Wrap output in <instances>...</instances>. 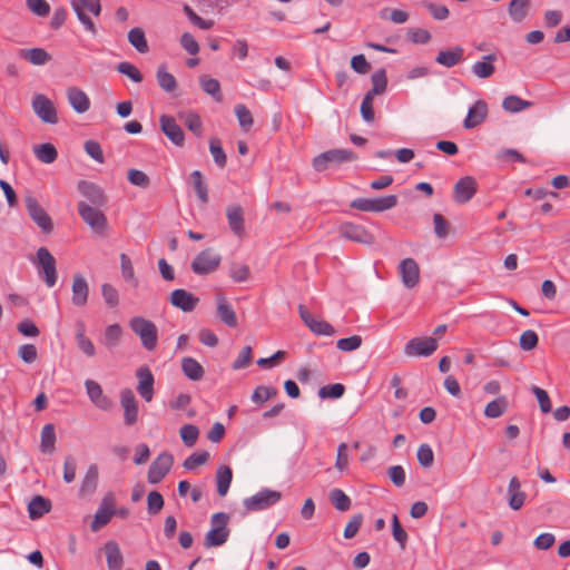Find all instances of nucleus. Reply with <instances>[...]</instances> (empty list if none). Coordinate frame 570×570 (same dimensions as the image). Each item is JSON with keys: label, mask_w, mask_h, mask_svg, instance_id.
Instances as JSON below:
<instances>
[{"label": "nucleus", "mask_w": 570, "mask_h": 570, "mask_svg": "<svg viewBox=\"0 0 570 570\" xmlns=\"http://www.w3.org/2000/svg\"><path fill=\"white\" fill-rule=\"evenodd\" d=\"M164 507V498L158 491H151L147 495V510L149 514H157Z\"/></svg>", "instance_id": "57"}, {"label": "nucleus", "mask_w": 570, "mask_h": 570, "mask_svg": "<svg viewBox=\"0 0 570 570\" xmlns=\"http://www.w3.org/2000/svg\"><path fill=\"white\" fill-rule=\"evenodd\" d=\"M181 370L184 374L191 381H199L205 374L202 364L193 357H184L181 360Z\"/></svg>", "instance_id": "35"}, {"label": "nucleus", "mask_w": 570, "mask_h": 570, "mask_svg": "<svg viewBox=\"0 0 570 570\" xmlns=\"http://www.w3.org/2000/svg\"><path fill=\"white\" fill-rule=\"evenodd\" d=\"M161 131L176 146L181 147L185 142V135L181 127L171 116L163 115L159 118Z\"/></svg>", "instance_id": "17"}, {"label": "nucleus", "mask_w": 570, "mask_h": 570, "mask_svg": "<svg viewBox=\"0 0 570 570\" xmlns=\"http://www.w3.org/2000/svg\"><path fill=\"white\" fill-rule=\"evenodd\" d=\"M26 4L38 17H46L50 12V6L46 0H26Z\"/></svg>", "instance_id": "63"}, {"label": "nucleus", "mask_w": 570, "mask_h": 570, "mask_svg": "<svg viewBox=\"0 0 570 570\" xmlns=\"http://www.w3.org/2000/svg\"><path fill=\"white\" fill-rule=\"evenodd\" d=\"M527 494L521 490V483L517 476L510 479L508 485L509 507L512 510H520L525 501Z\"/></svg>", "instance_id": "29"}, {"label": "nucleus", "mask_w": 570, "mask_h": 570, "mask_svg": "<svg viewBox=\"0 0 570 570\" xmlns=\"http://www.w3.org/2000/svg\"><path fill=\"white\" fill-rule=\"evenodd\" d=\"M33 264L37 266L39 275H43L46 285L53 287L57 283L58 275L56 259L52 254L46 247L38 248Z\"/></svg>", "instance_id": "4"}, {"label": "nucleus", "mask_w": 570, "mask_h": 570, "mask_svg": "<svg viewBox=\"0 0 570 570\" xmlns=\"http://www.w3.org/2000/svg\"><path fill=\"white\" fill-rule=\"evenodd\" d=\"M344 392H345V386L341 383H335V384L322 386L318 390V396L321 399H328V397L338 399V397L343 396Z\"/></svg>", "instance_id": "54"}, {"label": "nucleus", "mask_w": 570, "mask_h": 570, "mask_svg": "<svg viewBox=\"0 0 570 570\" xmlns=\"http://www.w3.org/2000/svg\"><path fill=\"white\" fill-rule=\"evenodd\" d=\"M78 213L83 222L97 234L102 235L107 229L108 222L105 214L85 202L78 203Z\"/></svg>", "instance_id": "7"}, {"label": "nucleus", "mask_w": 570, "mask_h": 570, "mask_svg": "<svg viewBox=\"0 0 570 570\" xmlns=\"http://www.w3.org/2000/svg\"><path fill=\"white\" fill-rule=\"evenodd\" d=\"M222 262L219 254L212 248L200 252L191 263V269L197 275H207L215 272Z\"/></svg>", "instance_id": "8"}, {"label": "nucleus", "mask_w": 570, "mask_h": 570, "mask_svg": "<svg viewBox=\"0 0 570 570\" xmlns=\"http://www.w3.org/2000/svg\"><path fill=\"white\" fill-rule=\"evenodd\" d=\"M129 327L140 338L141 345L147 351H154L157 347L158 330L154 322L142 316H135L129 321Z\"/></svg>", "instance_id": "2"}, {"label": "nucleus", "mask_w": 570, "mask_h": 570, "mask_svg": "<svg viewBox=\"0 0 570 570\" xmlns=\"http://www.w3.org/2000/svg\"><path fill=\"white\" fill-rule=\"evenodd\" d=\"M209 151L214 158L215 164L218 167L224 168L227 163V157H226L225 151L223 150L220 140L218 138H216V137L210 138Z\"/></svg>", "instance_id": "49"}, {"label": "nucleus", "mask_w": 570, "mask_h": 570, "mask_svg": "<svg viewBox=\"0 0 570 570\" xmlns=\"http://www.w3.org/2000/svg\"><path fill=\"white\" fill-rule=\"evenodd\" d=\"M199 83L206 94L210 95L216 101H222L220 83L217 79L203 75L199 77Z\"/></svg>", "instance_id": "42"}, {"label": "nucleus", "mask_w": 570, "mask_h": 570, "mask_svg": "<svg viewBox=\"0 0 570 570\" xmlns=\"http://www.w3.org/2000/svg\"><path fill=\"white\" fill-rule=\"evenodd\" d=\"M20 57L35 66H42L50 60V55L42 48L22 49Z\"/></svg>", "instance_id": "38"}, {"label": "nucleus", "mask_w": 570, "mask_h": 570, "mask_svg": "<svg viewBox=\"0 0 570 570\" xmlns=\"http://www.w3.org/2000/svg\"><path fill=\"white\" fill-rule=\"evenodd\" d=\"M98 484V468L96 464L89 465L82 479L80 494L87 495L95 492Z\"/></svg>", "instance_id": "37"}, {"label": "nucleus", "mask_w": 570, "mask_h": 570, "mask_svg": "<svg viewBox=\"0 0 570 570\" xmlns=\"http://www.w3.org/2000/svg\"><path fill=\"white\" fill-rule=\"evenodd\" d=\"M476 194V181L471 176H465L459 179L454 185L453 198L459 204H465L471 200Z\"/></svg>", "instance_id": "20"}, {"label": "nucleus", "mask_w": 570, "mask_h": 570, "mask_svg": "<svg viewBox=\"0 0 570 570\" xmlns=\"http://www.w3.org/2000/svg\"><path fill=\"white\" fill-rule=\"evenodd\" d=\"M67 98L70 106L78 114H83L90 108V100L87 94L77 87H69L67 89Z\"/></svg>", "instance_id": "27"}, {"label": "nucleus", "mask_w": 570, "mask_h": 570, "mask_svg": "<svg viewBox=\"0 0 570 570\" xmlns=\"http://www.w3.org/2000/svg\"><path fill=\"white\" fill-rule=\"evenodd\" d=\"M277 395V390L272 386H264L259 385L257 386L253 394H252V401L257 404H262Z\"/></svg>", "instance_id": "52"}, {"label": "nucleus", "mask_w": 570, "mask_h": 570, "mask_svg": "<svg viewBox=\"0 0 570 570\" xmlns=\"http://www.w3.org/2000/svg\"><path fill=\"white\" fill-rule=\"evenodd\" d=\"M128 41L140 53H146L149 50L145 31L139 27L129 30Z\"/></svg>", "instance_id": "41"}, {"label": "nucleus", "mask_w": 570, "mask_h": 570, "mask_svg": "<svg viewBox=\"0 0 570 570\" xmlns=\"http://www.w3.org/2000/svg\"><path fill=\"white\" fill-rule=\"evenodd\" d=\"M209 458V453L206 452V451H203V452H195L193 453L191 455H189L185 461H184V468L186 470H194L196 469L198 465H202L204 463L207 462Z\"/></svg>", "instance_id": "64"}, {"label": "nucleus", "mask_w": 570, "mask_h": 570, "mask_svg": "<svg viewBox=\"0 0 570 570\" xmlns=\"http://www.w3.org/2000/svg\"><path fill=\"white\" fill-rule=\"evenodd\" d=\"M121 332L122 330L119 324H111L107 326L104 332L101 343L107 347L116 346L120 341Z\"/></svg>", "instance_id": "47"}, {"label": "nucleus", "mask_w": 570, "mask_h": 570, "mask_svg": "<svg viewBox=\"0 0 570 570\" xmlns=\"http://www.w3.org/2000/svg\"><path fill=\"white\" fill-rule=\"evenodd\" d=\"M72 297L71 302L77 307H82L88 302L89 285L81 274H76L72 279Z\"/></svg>", "instance_id": "25"}, {"label": "nucleus", "mask_w": 570, "mask_h": 570, "mask_svg": "<svg viewBox=\"0 0 570 570\" xmlns=\"http://www.w3.org/2000/svg\"><path fill=\"white\" fill-rule=\"evenodd\" d=\"M71 6H72L79 21L85 26V28L92 35H96L97 33L96 26L92 22V20L89 18V16L87 14V11L85 10V8L81 7L77 0H72Z\"/></svg>", "instance_id": "53"}, {"label": "nucleus", "mask_w": 570, "mask_h": 570, "mask_svg": "<svg viewBox=\"0 0 570 570\" xmlns=\"http://www.w3.org/2000/svg\"><path fill=\"white\" fill-rule=\"evenodd\" d=\"M340 235L346 239L362 244H372L374 242L373 235L367 232L365 227L353 223L342 224L340 226Z\"/></svg>", "instance_id": "18"}, {"label": "nucleus", "mask_w": 570, "mask_h": 570, "mask_svg": "<svg viewBox=\"0 0 570 570\" xmlns=\"http://www.w3.org/2000/svg\"><path fill=\"white\" fill-rule=\"evenodd\" d=\"M105 553L107 559V567L109 570H121L124 564L122 553L116 541H108L105 543Z\"/></svg>", "instance_id": "32"}, {"label": "nucleus", "mask_w": 570, "mask_h": 570, "mask_svg": "<svg viewBox=\"0 0 570 570\" xmlns=\"http://www.w3.org/2000/svg\"><path fill=\"white\" fill-rule=\"evenodd\" d=\"M438 340L435 337H414L404 346V354L410 357L430 356L438 348Z\"/></svg>", "instance_id": "10"}, {"label": "nucleus", "mask_w": 570, "mask_h": 570, "mask_svg": "<svg viewBox=\"0 0 570 570\" xmlns=\"http://www.w3.org/2000/svg\"><path fill=\"white\" fill-rule=\"evenodd\" d=\"M159 87L166 92H173L177 88L176 78L167 71L165 65H160L156 72Z\"/></svg>", "instance_id": "40"}, {"label": "nucleus", "mask_w": 570, "mask_h": 570, "mask_svg": "<svg viewBox=\"0 0 570 570\" xmlns=\"http://www.w3.org/2000/svg\"><path fill=\"white\" fill-rule=\"evenodd\" d=\"M532 104L518 96H508L503 99L502 108L509 112H519L529 108Z\"/></svg>", "instance_id": "46"}, {"label": "nucleus", "mask_w": 570, "mask_h": 570, "mask_svg": "<svg viewBox=\"0 0 570 570\" xmlns=\"http://www.w3.org/2000/svg\"><path fill=\"white\" fill-rule=\"evenodd\" d=\"M229 522V515L225 512H217L212 515L210 530L205 535L204 544L207 548L223 546L228 537L229 530L227 524Z\"/></svg>", "instance_id": "3"}, {"label": "nucleus", "mask_w": 570, "mask_h": 570, "mask_svg": "<svg viewBox=\"0 0 570 570\" xmlns=\"http://www.w3.org/2000/svg\"><path fill=\"white\" fill-rule=\"evenodd\" d=\"M330 500L338 511H347L351 508V499L341 489L331 490Z\"/></svg>", "instance_id": "48"}, {"label": "nucleus", "mask_w": 570, "mask_h": 570, "mask_svg": "<svg viewBox=\"0 0 570 570\" xmlns=\"http://www.w3.org/2000/svg\"><path fill=\"white\" fill-rule=\"evenodd\" d=\"M507 410V401L504 397H498L487 404L484 415L491 419L501 416Z\"/></svg>", "instance_id": "51"}, {"label": "nucleus", "mask_w": 570, "mask_h": 570, "mask_svg": "<svg viewBox=\"0 0 570 570\" xmlns=\"http://www.w3.org/2000/svg\"><path fill=\"white\" fill-rule=\"evenodd\" d=\"M179 435L186 446H194L199 436V430L194 424H185L179 430Z\"/></svg>", "instance_id": "50"}, {"label": "nucleus", "mask_w": 570, "mask_h": 570, "mask_svg": "<svg viewBox=\"0 0 570 570\" xmlns=\"http://www.w3.org/2000/svg\"><path fill=\"white\" fill-rule=\"evenodd\" d=\"M85 389L88 399L95 407L101 411H109L112 407V401L105 395L101 385L95 380L87 379L85 381Z\"/></svg>", "instance_id": "13"}, {"label": "nucleus", "mask_w": 570, "mask_h": 570, "mask_svg": "<svg viewBox=\"0 0 570 570\" xmlns=\"http://www.w3.org/2000/svg\"><path fill=\"white\" fill-rule=\"evenodd\" d=\"M33 154L37 157V159L43 164H51L58 157V151L56 147L50 142L36 145L33 147Z\"/></svg>", "instance_id": "39"}, {"label": "nucleus", "mask_w": 570, "mask_h": 570, "mask_svg": "<svg viewBox=\"0 0 570 570\" xmlns=\"http://www.w3.org/2000/svg\"><path fill=\"white\" fill-rule=\"evenodd\" d=\"M217 316L227 326H237L236 313L232 305L227 302L226 297L223 295L217 296Z\"/></svg>", "instance_id": "31"}, {"label": "nucleus", "mask_w": 570, "mask_h": 570, "mask_svg": "<svg viewBox=\"0 0 570 570\" xmlns=\"http://www.w3.org/2000/svg\"><path fill=\"white\" fill-rule=\"evenodd\" d=\"M198 297L186 289H175L170 294V303L173 306L181 309L183 312H191L198 304Z\"/></svg>", "instance_id": "22"}, {"label": "nucleus", "mask_w": 570, "mask_h": 570, "mask_svg": "<svg viewBox=\"0 0 570 570\" xmlns=\"http://www.w3.org/2000/svg\"><path fill=\"white\" fill-rule=\"evenodd\" d=\"M252 360H253L252 346H249V345L244 346L242 348V351L239 352L238 356L236 357V360L234 361L233 368L234 370L245 368L252 363Z\"/></svg>", "instance_id": "59"}, {"label": "nucleus", "mask_w": 570, "mask_h": 570, "mask_svg": "<svg viewBox=\"0 0 570 570\" xmlns=\"http://www.w3.org/2000/svg\"><path fill=\"white\" fill-rule=\"evenodd\" d=\"M233 479L232 469L227 465H220L216 472L217 492L220 497H225L229 490Z\"/></svg>", "instance_id": "36"}, {"label": "nucleus", "mask_w": 570, "mask_h": 570, "mask_svg": "<svg viewBox=\"0 0 570 570\" xmlns=\"http://www.w3.org/2000/svg\"><path fill=\"white\" fill-rule=\"evenodd\" d=\"M399 268L402 282L407 288H412L419 283L420 269L417 263L413 258L403 259L400 263Z\"/></svg>", "instance_id": "24"}, {"label": "nucleus", "mask_w": 570, "mask_h": 570, "mask_svg": "<svg viewBox=\"0 0 570 570\" xmlns=\"http://www.w3.org/2000/svg\"><path fill=\"white\" fill-rule=\"evenodd\" d=\"M136 377L138 380L137 392L147 403L153 401L155 377L151 370L147 365L137 368Z\"/></svg>", "instance_id": "14"}, {"label": "nucleus", "mask_w": 570, "mask_h": 570, "mask_svg": "<svg viewBox=\"0 0 570 570\" xmlns=\"http://www.w3.org/2000/svg\"><path fill=\"white\" fill-rule=\"evenodd\" d=\"M282 499V493L271 489H262L256 494L244 499L243 504L249 512L263 511L266 510L274 504H276Z\"/></svg>", "instance_id": "6"}, {"label": "nucleus", "mask_w": 570, "mask_h": 570, "mask_svg": "<svg viewBox=\"0 0 570 570\" xmlns=\"http://www.w3.org/2000/svg\"><path fill=\"white\" fill-rule=\"evenodd\" d=\"M397 205L396 195H387L376 198H356L351 202V207L372 213H382L394 208Z\"/></svg>", "instance_id": "5"}, {"label": "nucleus", "mask_w": 570, "mask_h": 570, "mask_svg": "<svg viewBox=\"0 0 570 570\" xmlns=\"http://www.w3.org/2000/svg\"><path fill=\"white\" fill-rule=\"evenodd\" d=\"M114 507H115L114 494L112 493L106 494L102 498V500L95 513L91 525H90V528L94 532L100 530L102 527H105L106 524L109 523L110 519L114 515Z\"/></svg>", "instance_id": "12"}, {"label": "nucleus", "mask_w": 570, "mask_h": 570, "mask_svg": "<svg viewBox=\"0 0 570 570\" xmlns=\"http://www.w3.org/2000/svg\"><path fill=\"white\" fill-rule=\"evenodd\" d=\"M495 61H497L495 53H490V55L483 56V58L481 60L475 61L472 65L471 70L473 72V75L480 79L490 78L495 71V67H494Z\"/></svg>", "instance_id": "28"}, {"label": "nucleus", "mask_w": 570, "mask_h": 570, "mask_svg": "<svg viewBox=\"0 0 570 570\" xmlns=\"http://www.w3.org/2000/svg\"><path fill=\"white\" fill-rule=\"evenodd\" d=\"M464 49L461 46H455L446 50H441L435 61L446 68H452L463 60Z\"/></svg>", "instance_id": "30"}, {"label": "nucleus", "mask_w": 570, "mask_h": 570, "mask_svg": "<svg viewBox=\"0 0 570 570\" xmlns=\"http://www.w3.org/2000/svg\"><path fill=\"white\" fill-rule=\"evenodd\" d=\"M357 159L356 153L348 149H330L317 156L312 160L313 168L321 173L330 167H337L341 164L354 161Z\"/></svg>", "instance_id": "1"}, {"label": "nucleus", "mask_w": 570, "mask_h": 570, "mask_svg": "<svg viewBox=\"0 0 570 570\" xmlns=\"http://www.w3.org/2000/svg\"><path fill=\"white\" fill-rule=\"evenodd\" d=\"M298 314L305 326L315 335L332 336L334 327L323 320H316L304 305L298 306Z\"/></svg>", "instance_id": "15"}, {"label": "nucleus", "mask_w": 570, "mask_h": 570, "mask_svg": "<svg viewBox=\"0 0 570 570\" xmlns=\"http://www.w3.org/2000/svg\"><path fill=\"white\" fill-rule=\"evenodd\" d=\"M235 115L238 119L239 126L243 129L248 130L252 127V125H253L252 112L245 105H243V104L237 105L235 107Z\"/></svg>", "instance_id": "55"}, {"label": "nucleus", "mask_w": 570, "mask_h": 570, "mask_svg": "<svg viewBox=\"0 0 570 570\" xmlns=\"http://www.w3.org/2000/svg\"><path fill=\"white\" fill-rule=\"evenodd\" d=\"M190 178L193 180L194 189H195L199 200L203 204H206L208 202V187L204 180V176H203L202 171L194 170L190 174Z\"/></svg>", "instance_id": "44"}, {"label": "nucleus", "mask_w": 570, "mask_h": 570, "mask_svg": "<svg viewBox=\"0 0 570 570\" xmlns=\"http://www.w3.org/2000/svg\"><path fill=\"white\" fill-rule=\"evenodd\" d=\"M56 433L52 424H46L41 431L40 449L45 453H51L55 450Z\"/></svg>", "instance_id": "43"}, {"label": "nucleus", "mask_w": 570, "mask_h": 570, "mask_svg": "<svg viewBox=\"0 0 570 570\" xmlns=\"http://www.w3.org/2000/svg\"><path fill=\"white\" fill-rule=\"evenodd\" d=\"M77 187L79 193L95 206H104L106 204V196L98 185L91 181L80 180Z\"/></svg>", "instance_id": "23"}, {"label": "nucleus", "mask_w": 570, "mask_h": 570, "mask_svg": "<svg viewBox=\"0 0 570 570\" xmlns=\"http://www.w3.org/2000/svg\"><path fill=\"white\" fill-rule=\"evenodd\" d=\"M32 108L43 122L56 124L58 121L56 108L45 95L38 94L33 96Z\"/></svg>", "instance_id": "16"}, {"label": "nucleus", "mask_w": 570, "mask_h": 570, "mask_svg": "<svg viewBox=\"0 0 570 570\" xmlns=\"http://www.w3.org/2000/svg\"><path fill=\"white\" fill-rule=\"evenodd\" d=\"M174 463V456L168 452L160 453L150 464L148 469V482L151 484L159 483L170 471Z\"/></svg>", "instance_id": "11"}, {"label": "nucleus", "mask_w": 570, "mask_h": 570, "mask_svg": "<svg viewBox=\"0 0 570 570\" xmlns=\"http://www.w3.org/2000/svg\"><path fill=\"white\" fill-rule=\"evenodd\" d=\"M371 79H372L373 87L371 90L367 91V94H370L372 96L382 95L386 90V87H387V77H386L385 69L381 68V69L376 70L372 75Z\"/></svg>", "instance_id": "45"}, {"label": "nucleus", "mask_w": 570, "mask_h": 570, "mask_svg": "<svg viewBox=\"0 0 570 570\" xmlns=\"http://www.w3.org/2000/svg\"><path fill=\"white\" fill-rule=\"evenodd\" d=\"M539 342L538 334L532 330L524 331L520 336V347L523 351H532Z\"/></svg>", "instance_id": "62"}, {"label": "nucleus", "mask_w": 570, "mask_h": 570, "mask_svg": "<svg viewBox=\"0 0 570 570\" xmlns=\"http://www.w3.org/2000/svg\"><path fill=\"white\" fill-rule=\"evenodd\" d=\"M185 126L193 131L196 136H202L203 124L200 117L195 112H188L183 116Z\"/></svg>", "instance_id": "58"}, {"label": "nucleus", "mask_w": 570, "mask_h": 570, "mask_svg": "<svg viewBox=\"0 0 570 570\" xmlns=\"http://www.w3.org/2000/svg\"><path fill=\"white\" fill-rule=\"evenodd\" d=\"M24 203L29 216L38 227L43 233H51L53 229L52 220L39 202L32 196H27Z\"/></svg>", "instance_id": "9"}, {"label": "nucleus", "mask_w": 570, "mask_h": 570, "mask_svg": "<svg viewBox=\"0 0 570 570\" xmlns=\"http://www.w3.org/2000/svg\"><path fill=\"white\" fill-rule=\"evenodd\" d=\"M417 461L423 468H430L433 464L434 454L431 446L426 443L421 444L417 449Z\"/></svg>", "instance_id": "61"}, {"label": "nucleus", "mask_w": 570, "mask_h": 570, "mask_svg": "<svg viewBox=\"0 0 570 570\" xmlns=\"http://www.w3.org/2000/svg\"><path fill=\"white\" fill-rule=\"evenodd\" d=\"M117 70H118V72L130 78L134 82L142 81L141 72L138 70V68L135 65H132L130 62H127V61L120 62L117 66Z\"/></svg>", "instance_id": "56"}, {"label": "nucleus", "mask_w": 570, "mask_h": 570, "mask_svg": "<svg viewBox=\"0 0 570 570\" xmlns=\"http://www.w3.org/2000/svg\"><path fill=\"white\" fill-rule=\"evenodd\" d=\"M226 216L230 230L237 236L245 234V219L243 208L239 205H230L226 209Z\"/></svg>", "instance_id": "26"}, {"label": "nucleus", "mask_w": 570, "mask_h": 570, "mask_svg": "<svg viewBox=\"0 0 570 570\" xmlns=\"http://www.w3.org/2000/svg\"><path fill=\"white\" fill-rule=\"evenodd\" d=\"M120 404L124 409V423L128 426L134 425L138 421V403L131 390L121 391Z\"/></svg>", "instance_id": "19"}, {"label": "nucleus", "mask_w": 570, "mask_h": 570, "mask_svg": "<svg viewBox=\"0 0 570 570\" xmlns=\"http://www.w3.org/2000/svg\"><path fill=\"white\" fill-rule=\"evenodd\" d=\"M531 0H511L508 6V13L514 22L523 21L530 9Z\"/></svg>", "instance_id": "34"}, {"label": "nucleus", "mask_w": 570, "mask_h": 570, "mask_svg": "<svg viewBox=\"0 0 570 570\" xmlns=\"http://www.w3.org/2000/svg\"><path fill=\"white\" fill-rule=\"evenodd\" d=\"M488 116V105L484 100L475 101L468 110L463 121L465 129H472L481 125Z\"/></svg>", "instance_id": "21"}, {"label": "nucleus", "mask_w": 570, "mask_h": 570, "mask_svg": "<svg viewBox=\"0 0 570 570\" xmlns=\"http://www.w3.org/2000/svg\"><path fill=\"white\" fill-rule=\"evenodd\" d=\"M51 509V502L42 495H36L28 504L29 518L37 520L48 513Z\"/></svg>", "instance_id": "33"}, {"label": "nucleus", "mask_w": 570, "mask_h": 570, "mask_svg": "<svg viewBox=\"0 0 570 570\" xmlns=\"http://www.w3.org/2000/svg\"><path fill=\"white\" fill-rule=\"evenodd\" d=\"M127 178L130 184L138 186L140 188H147L150 184L149 177L139 169H129Z\"/></svg>", "instance_id": "60"}]
</instances>
